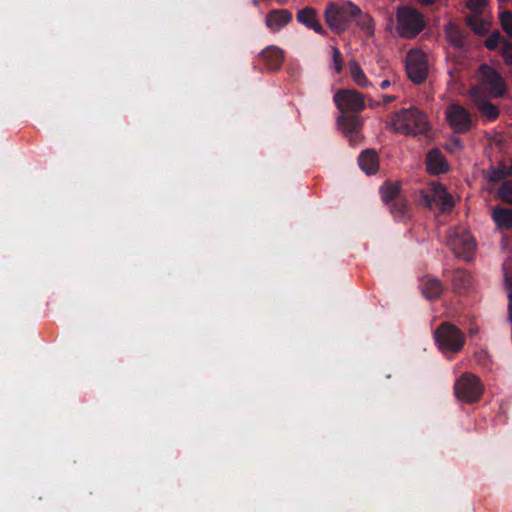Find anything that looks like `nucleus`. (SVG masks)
Masks as SVG:
<instances>
[{"instance_id": "b1692460", "label": "nucleus", "mask_w": 512, "mask_h": 512, "mask_svg": "<svg viewBox=\"0 0 512 512\" xmlns=\"http://www.w3.org/2000/svg\"><path fill=\"white\" fill-rule=\"evenodd\" d=\"M471 283L470 274L464 269H456L453 271L452 284L455 290L461 291L466 289Z\"/></svg>"}, {"instance_id": "2eb2a0df", "label": "nucleus", "mask_w": 512, "mask_h": 512, "mask_svg": "<svg viewBox=\"0 0 512 512\" xmlns=\"http://www.w3.org/2000/svg\"><path fill=\"white\" fill-rule=\"evenodd\" d=\"M258 61L270 71L279 70L284 61L283 52L276 46H268L260 52Z\"/></svg>"}, {"instance_id": "6e6552de", "label": "nucleus", "mask_w": 512, "mask_h": 512, "mask_svg": "<svg viewBox=\"0 0 512 512\" xmlns=\"http://www.w3.org/2000/svg\"><path fill=\"white\" fill-rule=\"evenodd\" d=\"M445 114L454 133L466 134L474 126L475 122L470 112L459 104L449 105Z\"/></svg>"}, {"instance_id": "cd10ccee", "label": "nucleus", "mask_w": 512, "mask_h": 512, "mask_svg": "<svg viewBox=\"0 0 512 512\" xmlns=\"http://www.w3.org/2000/svg\"><path fill=\"white\" fill-rule=\"evenodd\" d=\"M503 30L512 38V12L505 11L500 16Z\"/></svg>"}, {"instance_id": "f704fd0d", "label": "nucleus", "mask_w": 512, "mask_h": 512, "mask_svg": "<svg viewBox=\"0 0 512 512\" xmlns=\"http://www.w3.org/2000/svg\"><path fill=\"white\" fill-rule=\"evenodd\" d=\"M505 285L508 292L512 291V272L505 271Z\"/></svg>"}, {"instance_id": "412c9836", "label": "nucleus", "mask_w": 512, "mask_h": 512, "mask_svg": "<svg viewBox=\"0 0 512 512\" xmlns=\"http://www.w3.org/2000/svg\"><path fill=\"white\" fill-rule=\"evenodd\" d=\"M380 194L382 201L385 204H391L396 201L397 198H402L400 195V185L398 183H392L390 181H386L380 187Z\"/></svg>"}, {"instance_id": "473e14b6", "label": "nucleus", "mask_w": 512, "mask_h": 512, "mask_svg": "<svg viewBox=\"0 0 512 512\" xmlns=\"http://www.w3.org/2000/svg\"><path fill=\"white\" fill-rule=\"evenodd\" d=\"M486 5V0H468V8L475 12L480 13L483 7Z\"/></svg>"}, {"instance_id": "9d476101", "label": "nucleus", "mask_w": 512, "mask_h": 512, "mask_svg": "<svg viewBox=\"0 0 512 512\" xmlns=\"http://www.w3.org/2000/svg\"><path fill=\"white\" fill-rule=\"evenodd\" d=\"M448 245L456 257L469 260L475 249V241L471 234L466 231H454L450 234Z\"/></svg>"}, {"instance_id": "c9c22d12", "label": "nucleus", "mask_w": 512, "mask_h": 512, "mask_svg": "<svg viewBox=\"0 0 512 512\" xmlns=\"http://www.w3.org/2000/svg\"><path fill=\"white\" fill-rule=\"evenodd\" d=\"M395 99H396V97L392 96V95H384L383 96V102L385 105L392 103Z\"/></svg>"}, {"instance_id": "5701e85b", "label": "nucleus", "mask_w": 512, "mask_h": 512, "mask_svg": "<svg viewBox=\"0 0 512 512\" xmlns=\"http://www.w3.org/2000/svg\"><path fill=\"white\" fill-rule=\"evenodd\" d=\"M349 70L350 75L359 87L367 88L371 85L370 81L367 79L363 69L360 67L356 60L349 61Z\"/></svg>"}, {"instance_id": "4be33fe9", "label": "nucleus", "mask_w": 512, "mask_h": 512, "mask_svg": "<svg viewBox=\"0 0 512 512\" xmlns=\"http://www.w3.org/2000/svg\"><path fill=\"white\" fill-rule=\"evenodd\" d=\"M443 292V285L436 278L427 279L422 286V293L428 300H435L440 297Z\"/></svg>"}, {"instance_id": "ea45409f", "label": "nucleus", "mask_w": 512, "mask_h": 512, "mask_svg": "<svg viewBox=\"0 0 512 512\" xmlns=\"http://www.w3.org/2000/svg\"><path fill=\"white\" fill-rule=\"evenodd\" d=\"M253 4H254L255 6H258V4H259V0H253Z\"/></svg>"}, {"instance_id": "f257e3e1", "label": "nucleus", "mask_w": 512, "mask_h": 512, "mask_svg": "<svg viewBox=\"0 0 512 512\" xmlns=\"http://www.w3.org/2000/svg\"><path fill=\"white\" fill-rule=\"evenodd\" d=\"M333 100L341 115L337 122L343 131L354 134L362 127L359 113L365 109L364 96L355 89H340Z\"/></svg>"}, {"instance_id": "4c0bfd02", "label": "nucleus", "mask_w": 512, "mask_h": 512, "mask_svg": "<svg viewBox=\"0 0 512 512\" xmlns=\"http://www.w3.org/2000/svg\"><path fill=\"white\" fill-rule=\"evenodd\" d=\"M423 5H432L435 3L436 0H418Z\"/></svg>"}, {"instance_id": "2f4dec72", "label": "nucleus", "mask_w": 512, "mask_h": 512, "mask_svg": "<svg viewBox=\"0 0 512 512\" xmlns=\"http://www.w3.org/2000/svg\"><path fill=\"white\" fill-rule=\"evenodd\" d=\"M332 58L337 73L342 71L343 59L340 50L337 47H332Z\"/></svg>"}, {"instance_id": "c756f323", "label": "nucleus", "mask_w": 512, "mask_h": 512, "mask_svg": "<svg viewBox=\"0 0 512 512\" xmlns=\"http://www.w3.org/2000/svg\"><path fill=\"white\" fill-rule=\"evenodd\" d=\"M500 39L501 35L498 31L491 33L485 40V47L490 51L495 50L500 43Z\"/></svg>"}, {"instance_id": "6ab92c4d", "label": "nucleus", "mask_w": 512, "mask_h": 512, "mask_svg": "<svg viewBox=\"0 0 512 512\" xmlns=\"http://www.w3.org/2000/svg\"><path fill=\"white\" fill-rule=\"evenodd\" d=\"M492 219L498 228L512 230V208L500 206L493 208Z\"/></svg>"}, {"instance_id": "9b49d317", "label": "nucleus", "mask_w": 512, "mask_h": 512, "mask_svg": "<svg viewBox=\"0 0 512 512\" xmlns=\"http://www.w3.org/2000/svg\"><path fill=\"white\" fill-rule=\"evenodd\" d=\"M444 34L449 44L460 51H466L470 47V33L467 28L456 23L449 22L444 26Z\"/></svg>"}, {"instance_id": "393cba45", "label": "nucleus", "mask_w": 512, "mask_h": 512, "mask_svg": "<svg viewBox=\"0 0 512 512\" xmlns=\"http://www.w3.org/2000/svg\"><path fill=\"white\" fill-rule=\"evenodd\" d=\"M465 20L466 24L475 34L483 36L488 32L487 23L483 19L474 15H469Z\"/></svg>"}, {"instance_id": "dca6fc26", "label": "nucleus", "mask_w": 512, "mask_h": 512, "mask_svg": "<svg viewBox=\"0 0 512 512\" xmlns=\"http://www.w3.org/2000/svg\"><path fill=\"white\" fill-rule=\"evenodd\" d=\"M293 19L292 13L287 9H273L268 12L265 24L272 32H278L288 25Z\"/></svg>"}, {"instance_id": "f3484780", "label": "nucleus", "mask_w": 512, "mask_h": 512, "mask_svg": "<svg viewBox=\"0 0 512 512\" xmlns=\"http://www.w3.org/2000/svg\"><path fill=\"white\" fill-rule=\"evenodd\" d=\"M426 168L431 174L445 173L448 170L447 162L439 149H431L426 155Z\"/></svg>"}, {"instance_id": "4468645a", "label": "nucleus", "mask_w": 512, "mask_h": 512, "mask_svg": "<svg viewBox=\"0 0 512 512\" xmlns=\"http://www.w3.org/2000/svg\"><path fill=\"white\" fill-rule=\"evenodd\" d=\"M424 200L427 206L431 207L435 204L442 211L450 210L454 206L453 197L440 184H434L431 194H426Z\"/></svg>"}, {"instance_id": "aec40b11", "label": "nucleus", "mask_w": 512, "mask_h": 512, "mask_svg": "<svg viewBox=\"0 0 512 512\" xmlns=\"http://www.w3.org/2000/svg\"><path fill=\"white\" fill-rule=\"evenodd\" d=\"M389 210L398 221L405 222L411 217V207L404 197L397 198L395 202L389 204Z\"/></svg>"}, {"instance_id": "0eeeda50", "label": "nucleus", "mask_w": 512, "mask_h": 512, "mask_svg": "<svg viewBox=\"0 0 512 512\" xmlns=\"http://www.w3.org/2000/svg\"><path fill=\"white\" fill-rule=\"evenodd\" d=\"M435 340L442 351L459 352L465 343L461 330L449 322L441 323L435 331Z\"/></svg>"}, {"instance_id": "20e7f679", "label": "nucleus", "mask_w": 512, "mask_h": 512, "mask_svg": "<svg viewBox=\"0 0 512 512\" xmlns=\"http://www.w3.org/2000/svg\"><path fill=\"white\" fill-rule=\"evenodd\" d=\"M396 30L403 38H414L425 26L423 15L411 6H399L396 10Z\"/></svg>"}, {"instance_id": "423d86ee", "label": "nucleus", "mask_w": 512, "mask_h": 512, "mask_svg": "<svg viewBox=\"0 0 512 512\" xmlns=\"http://www.w3.org/2000/svg\"><path fill=\"white\" fill-rule=\"evenodd\" d=\"M479 82L477 86L484 90L492 98L503 97L507 91V85L502 75L492 66L482 64L479 67Z\"/></svg>"}, {"instance_id": "f03ea898", "label": "nucleus", "mask_w": 512, "mask_h": 512, "mask_svg": "<svg viewBox=\"0 0 512 512\" xmlns=\"http://www.w3.org/2000/svg\"><path fill=\"white\" fill-rule=\"evenodd\" d=\"M391 125L396 132L407 136L423 135L430 129L426 114L414 106L398 110Z\"/></svg>"}, {"instance_id": "e433bc0d", "label": "nucleus", "mask_w": 512, "mask_h": 512, "mask_svg": "<svg viewBox=\"0 0 512 512\" xmlns=\"http://www.w3.org/2000/svg\"><path fill=\"white\" fill-rule=\"evenodd\" d=\"M389 86H390V81H389V80H387V79H386V80H383V81L381 82V84H380V87H381V89H383V90H384V89H387Z\"/></svg>"}, {"instance_id": "f8f14e48", "label": "nucleus", "mask_w": 512, "mask_h": 512, "mask_svg": "<svg viewBox=\"0 0 512 512\" xmlns=\"http://www.w3.org/2000/svg\"><path fill=\"white\" fill-rule=\"evenodd\" d=\"M470 95L480 114L488 121H495L499 117V108L487 99L480 88L472 87Z\"/></svg>"}, {"instance_id": "a19ab883", "label": "nucleus", "mask_w": 512, "mask_h": 512, "mask_svg": "<svg viewBox=\"0 0 512 512\" xmlns=\"http://www.w3.org/2000/svg\"><path fill=\"white\" fill-rule=\"evenodd\" d=\"M509 175H512V167L508 169Z\"/></svg>"}, {"instance_id": "a211bd4d", "label": "nucleus", "mask_w": 512, "mask_h": 512, "mask_svg": "<svg viewBox=\"0 0 512 512\" xmlns=\"http://www.w3.org/2000/svg\"><path fill=\"white\" fill-rule=\"evenodd\" d=\"M359 167L366 174H374L379 169L378 155L373 149L362 151L358 157Z\"/></svg>"}, {"instance_id": "c85d7f7f", "label": "nucleus", "mask_w": 512, "mask_h": 512, "mask_svg": "<svg viewBox=\"0 0 512 512\" xmlns=\"http://www.w3.org/2000/svg\"><path fill=\"white\" fill-rule=\"evenodd\" d=\"M357 24L360 26V28L366 32H372L373 31V22L372 19L368 15H360L356 18Z\"/></svg>"}, {"instance_id": "ddd939ff", "label": "nucleus", "mask_w": 512, "mask_h": 512, "mask_svg": "<svg viewBox=\"0 0 512 512\" xmlns=\"http://www.w3.org/2000/svg\"><path fill=\"white\" fill-rule=\"evenodd\" d=\"M296 20L307 29L313 30L319 35H327V31L323 28L320 22L318 12L313 7L306 6L299 9L296 13Z\"/></svg>"}, {"instance_id": "58836bf2", "label": "nucleus", "mask_w": 512, "mask_h": 512, "mask_svg": "<svg viewBox=\"0 0 512 512\" xmlns=\"http://www.w3.org/2000/svg\"><path fill=\"white\" fill-rule=\"evenodd\" d=\"M455 145L458 146V147H461V140L460 139H455Z\"/></svg>"}, {"instance_id": "bb28decb", "label": "nucleus", "mask_w": 512, "mask_h": 512, "mask_svg": "<svg viewBox=\"0 0 512 512\" xmlns=\"http://www.w3.org/2000/svg\"><path fill=\"white\" fill-rule=\"evenodd\" d=\"M497 196L504 203L512 205V181H504L497 191Z\"/></svg>"}, {"instance_id": "72a5a7b5", "label": "nucleus", "mask_w": 512, "mask_h": 512, "mask_svg": "<svg viewBox=\"0 0 512 512\" xmlns=\"http://www.w3.org/2000/svg\"><path fill=\"white\" fill-rule=\"evenodd\" d=\"M359 131L360 129L354 134L344 131V133L349 137V142L352 146H355L360 141Z\"/></svg>"}, {"instance_id": "1a4fd4ad", "label": "nucleus", "mask_w": 512, "mask_h": 512, "mask_svg": "<svg viewBox=\"0 0 512 512\" xmlns=\"http://www.w3.org/2000/svg\"><path fill=\"white\" fill-rule=\"evenodd\" d=\"M406 71L412 82L416 84L422 83L426 79L428 73L426 55L417 50L409 51L406 60Z\"/></svg>"}, {"instance_id": "39448f33", "label": "nucleus", "mask_w": 512, "mask_h": 512, "mask_svg": "<svg viewBox=\"0 0 512 512\" xmlns=\"http://www.w3.org/2000/svg\"><path fill=\"white\" fill-rule=\"evenodd\" d=\"M484 384L473 373H463L454 384L456 397L466 404H474L480 401L484 393Z\"/></svg>"}, {"instance_id": "7ed1b4c3", "label": "nucleus", "mask_w": 512, "mask_h": 512, "mask_svg": "<svg viewBox=\"0 0 512 512\" xmlns=\"http://www.w3.org/2000/svg\"><path fill=\"white\" fill-rule=\"evenodd\" d=\"M360 14V8L350 1L328 3L324 11L325 21L335 34L344 32Z\"/></svg>"}, {"instance_id": "a878e982", "label": "nucleus", "mask_w": 512, "mask_h": 512, "mask_svg": "<svg viewBox=\"0 0 512 512\" xmlns=\"http://www.w3.org/2000/svg\"><path fill=\"white\" fill-rule=\"evenodd\" d=\"M507 176H509L508 169L504 165H500L497 167L492 166L487 171V179L490 182H500L504 180Z\"/></svg>"}, {"instance_id": "7c9ffc66", "label": "nucleus", "mask_w": 512, "mask_h": 512, "mask_svg": "<svg viewBox=\"0 0 512 512\" xmlns=\"http://www.w3.org/2000/svg\"><path fill=\"white\" fill-rule=\"evenodd\" d=\"M501 54L503 56L504 62L512 66V43L505 41L501 47Z\"/></svg>"}]
</instances>
